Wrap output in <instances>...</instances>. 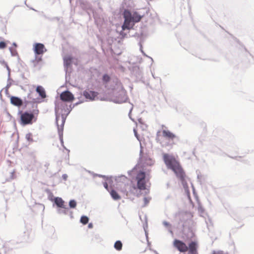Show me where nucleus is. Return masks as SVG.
I'll return each mask as SVG.
<instances>
[{
	"label": "nucleus",
	"instance_id": "f257e3e1",
	"mask_svg": "<svg viewBox=\"0 0 254 254\" xmlns=\"http://www.w3.org/2000/svg\"><path fill=\"white\" fill-rule=\"evenodd\" d=\"M163 159L167 168L174 173L177 178L181 182L184 189L188 190L189 187L187 182V176L179 161L174 156L167 153L163 154Z\"/></svg>",
	"mask_w": 254,
	"mask_h": 254
},
{
	"label": "nucleus",
	"instance_id": "f03ea898",
	"mask_svg": "<svg viewBox=\"0 0 254 254\" xmlns=\"http://www.w3.org/2000/svg\"><path fill=\"white\" fill-rule=\"evenodd\" d=\"M174 247L180 252L185 253L189 251L190 254H196L197 253V243L192 241L189 243V246L183 241L175 239L173 242Z\"/></svg>",
	"mask_w": 254,
	"mask_h": 254
},
{
	"label": "nucleus",
	"instance_id": "7ed1b4c3",
	"mask_svg": "<svg viewBox=\"0 0 254 254\" xmlns=\"http://www.w3.org/2000/svg\"><path fill=\"white\" fill-rule=\"evenodd\" d=\"M162 128L161 131H158L157 132V140L162 145L167 146L168 144L164 141L163 138L168 140H173L176 137V135L168 130L164 125L162 126Z\"/></svg>",
	"mask_w": 254,
	"mask_h": 254
},
{
	"label": "nucleus",
	"instance_id": "20e7f679",
	"mask_svg": "<svg viewBox=\"0 0 254 254\" xmlns=\"http://www.w3.org/2000/svg\"><path fill=\"white\" fill-rule=\"evenodd\" d=\"M135 180L137 182V187L134 185L130 187L129 191L130 193H133L134 190L137 189L140 190H145L146 189L147 183L148 180L146 179V174L144 172L140 171L137 174Z\"/></svg>",
	"mask_w": 254,
	"mask_h": 254
},
{
	"label": "nucleus",
	"instance_id": "39448f33",
	"mask_svg": "<svg viewBox=\"0 0 254 254\" xmlns=\"http://www.w3.org/2000/svg\"><path fill=\"white\" fill-rule=\"evenodd\" d=\"M124 17L125 21L122 27L123 30L126 29L129 30L132 28L134 24H131L132 21L131 20L130 12L128 10H125L124 13Z\"/></svg>",
	"mask_w": 254,
	"mask_h": 254
},
{
	"label": "nucleus",
	"instance_id": "423d86ee",
	"mask_svg": "<svg viewBox=\"0 0 254 254\" xmlns=\"http://www.w3.org/2000/svg\"><path fill=\"white\" fill-rule=\"evenodd\" d=\"M34 118V115L32 113L27 112L22 113L20 116L21 124L22 125L32 124Z\"/></svg>",
	"mask_w": 254,
	"mask_h": 254
},
{
	"label": "nucleus",
	"instance_id": "0eeeda50",
	"mask_svg": "<svg viewBox=\"0 0 254 254\" xmlns=\"http://www.w3.org/2000/svg\"><path fill=\"white\" fill-rule=\"evenodd\" d=\"M119 85L121 89L120 91L119 96H117L116 99H115V102L117 103H122L125 102L127 99V91L123 88L121 82L119 83Z\"/></svg>",
	"mask_w": 254,
	"mask_h": 254
},
{
	"label": "nucleus",
	"instance_id": "6e6552de",
	"mask_svg": "<svg viewBox=\"0 0 254 254\" xmlns=\"http://www.w3.org/2000/svg\"><path fill=\"white\" fill-rule=\"evenodd\" d=\"M47 51L45 46L41 43H36L34 46V52L36 55H42Z\"/></svg>",
	"mask_w": 254,
	"mask_h": 254
},
{
	"label": "nucleus",
	"instance_id": "1a4fd4ad",
	"mask_svg": "<svg viewBox=\"0 0 254 254\" xmlns=\"http://www.w3.org/2000/svg\"><path fill=\"white\" fill-rule=\"evenodd\" d=\"M60 98L62 101L66 102H72L74 99L73 94L68 91L62 92Z\"/></svg>",
	"mask_w": 254,
	"mask_h": 254
},
{
	"label": "nucleus",
	"instance_id": "9d476101",
	"mask_svg": "<svg viewBox=\"0 0 254 254\" xmlns=\"http://www.w3.org/2000/svg\"><path fill=\"white\" fill-rule=\"evenodd\" d=\"M10 103L12 105L17 107L21 106L23 104L22 100L21 99L14 96H12L10 98Z\"/></svg>",
	"mask_w": 254,
	"mask_h": 254
},
{
	"label": "nucleus",
	"instance_id": "9b49d317",
	"mask_svg": "<svg viewBox=\"0 0 254 254\" xmlns=\"http://www.w3.org/2000/svg\"><path fill=\"white\" fill-rule=\"evenodd\" d=\"M83 95L87 99L93 100L97 95V93L92 91H85L83 93Z\"/></svg>",
	"mask_w": 254,
	"mask_h": 254
},
{
	"label": "nucleus",
	"instance_id": "f8f14e48",
	"mask_svg": "<svg viewBox=\"0 0 254 254\" xmlns=\"http://www.w3.org/2000/svg\"><path fill=\"white\" fill-rule=\"evenodd\" d=\"M130 17L132 22L136 23L140 21L143 16L140 15L137 12H134L133 13L130 12Z\"/></svg>",
	"mask_w": 254,
	"mask_h": 254
},
{
	"label": "nucleus",
	"instance_id": "ddd939ff",
	"mask_svg": "<svg viewBox=\"0 0 254 254\" xmlns=\"http://www.w3.org/2000/svg\"><path fill=\"white\" fill-rule=\"evenodd\" d=\"M55 202L56 205L61 208H66L64 201L60 197H56L55 199Z\"/></svg>",
	"mask_w": 254,
	"mask_h": 254
},
{
	"label": "nucleus",
	"instance_id": "4468645a",
	"mask_svg": "<svg viewBox=\"0 0 254 254\" xmlns=\"http://www.w3.org/2000/svg\"><path fill=\"white\" fill-rule=\"evenodd\" d=\"M36 91L42 98H45L46 97L45 91L43 87L38 86L36 88Z\"/></svg>",
	"mask_w": 254,
	"mask_h": 254
},
{
	"label": "nucleus",
	"instance_id": "2eb2a0df",
	"mask_svg": "<svg viewBox=\"0 0 254 254\" xmlns=\"http://www.w3.org/2000/svg\"><path fill=\"white\" fill-rule=\"evenodd\" d=\"M110 193L112 196V197L114 199V200H119L121 198L120 195L118 193V192L114 190H112L110 192Z\"/></svg>",
	"mask_w": 254,
	"mask_h": 254
},
{
	"label": "nucleus",
	"instance_id": "dca6fc26",
	"mask_svg": "<svg viewBox=\"0 0 254 254\" xmlns=\"http://www.w3.org/2000/svg\"><path fill=\"white\" fill-rule=\"evenodd\" d=\"M123 244L120 241H117L114 244V248L117 251H121L122 249Z\"/></svg>",
	"mask_w": 254,
	"mask_h": 254
},
{
	"label": "nucleus",
	"instance_id": "f3484780",
	"mask_svg": "<svg viewBox=\"0 0 254 254\" xmlns=\"http://www.w3.org/2000/svg\"><path fill=\"white\" fill-rule=\"evenodd\" d=\"M72 58L70 56L64 58V62L66 65H69L71 63Z\"/></svg>",
	"mask_w": 254,
	"mask_h": 254
},
{
	"label": "nucleus",
	"instance_id": "a211bd4d",
	"mask_svg": "<svg viewBox=\"0 0 254 254\" xmlns=\"http://www.w3.org/2000/svg\"><path fill=\"white\" fill-rule=\"evenodd\" d=\"M89 221L88 218L86 216H82L80 218V222L85 225L88 223Z\"/></svg>",
	"mask_w": 254,
	"mask_h": 254
},
{
	"label": "nucleus",
	"instance_id": "6ab92c4d",
	"mask_svg": "<svg viewBox=\"0 0 254 254\" xmlns=\"http://www.w3.org/2000/svg\"><path fill=\"white\" fill-rule=\"evenodd\" d=\"M33 137L32 134L31 133H27L26 135V138L29 142L33 141V137Z\"/></svg>",
	"mask_w": 254,
	"mask_h": 254
},
{
	"label": "nucleus",
	"instance_id": "aec40b11",
	"mask_svg": "<svg viewBox=\"0 0 254 254\" xmlns=\"http://www.w3.org/2000/svg\"><path fill=\"white\" fill-rule=\"evenodd\" d=\"M110 80V77L107 74H104L103 76V80L105 82H108Z\"/></svg>",
	"mask_w": 254,
	"mask_h": 254
},
{
	"label": "nucleus",
	"instance_id": "412c9836",
	"mask_svg": "<svg viewBox=\"0 0 254 254\" xmlns=\"http://www.w3.org/2000/svg\"><path fill=\"white\" fill-rule=\"evenodd\" d=\"M69 205L71 208H75L76 206V202L74 200H71L69 201Z\"/></svg>",
	"mask_w": 254,
	"mask_h": 254
},
{
	"label": "nucleus",
	"instance_id": "4be33fe9",
	"mask_svg": "<svg viewBox=\"0 0 254 254\" xmlns=\"http://www.w3.org/2000/svg\"><path fill=\"white\" fill-rule=\"evenodd\" d=\"M150 200V198L144 197L143 198V201H144V205H143V206H146L148 204V203H149Z\"/></svg>",
	"mask_w": 254,
	"mask_h": 254
},
{
	"label": "nucleus",
	"instance_id": "5701e85b",
	"mask_svg": "<svg viewBox=\"0 0 254 254\" xmlns=\"http://www.w3.org/2000/svg\"><path fill=\"white\" fill-rule=\"evenodd\" d=\"M6 47V44L4 42L1 41L0 42V49H3L5 48Z\"/></svg>",
	"mask_w": 254,
	"mask_h": 254
},
{
	"label": "nucleus",
	"instance_id": "b1692460",
	"mask_svg": "<svg viewBox=\"0 0 254 254\" xmlns=\"http://www.w3.org/2000/svg\"><path fill=\"white\" fill-rule=\"evenodd\" d=\"M163 224L166 227H171V224L167 221H164L163 222Z\"/></svg>",
	"mask_w": 254,
	"mask_h": 254
},
{
	"label": "nucleus",
	"instance_id": "393cba45",
	"mask_svg": "<svg viewBox=\"0 0 254 254\" xmlns=\"http://www.w3.org/2000/svg\"><path fill=\"white\" fill-rule=\"evenodd\" d=\"M11 179H13L16 178L15 172L14 171H13L11 173Z\"/></svg>",
	"mask_w": 254,
	"mask_h": 254
},
{
	"label": "nucleus",
	"instance_id": "a878e982",
	"mask_svg": "<svg viewBox=\"0 0 254 254\" xmlns=\"http://www.w3.org/2000/svg\"><path fill=\"white\" fill-rule=\"evenodd\" d=\"M41 61H42V58H38V57H36L35 60V61H36L37 63H38Z\"/></svg>",
	"mask_w": 254,
	"mask_h": 254
},
{
	"label": "nucleus",
	"instance_id": "bb28decb",
	"mask_svg": "<svg viewBox=\"0 0 254 254\" xmlns=\"http://www.w3.org/2000/svg\"><path fill=\"white\" fill-rule=\"evenodd\" d=\"M60 140L61 142L63 143V133L61 132V134H60Z\"/></svg>",
	"mask_w": 254,
	"mask_h": 254
},
{
	"label": "nucleus",
	"instance_id": "cd10ccee",
	"mask_svg": "<svg viewBox=\"0 0 254 254\" xmlns=\"http://www.w3.org/2000/svg\"><path fill=\"white\" fill-rule=\"evenodd\" d=\"M104 187H105L107 190H108V184H107V183L106 182H105V183H104Z\"/></svg>",
	"mask_w": 254,
	"mask_h": 254
},
{
	"label": "nucleus",
	"instance_id": "c85d7f7f",
	"mask_svg": "<svg viewBox=\"0 0 254 254\" xmlns=\"http://www.w3.org/2000/svg\"><path fill=\"white\" fill-rule=\"evenodd\" d=\"M88 227H89V228H92V224H89L88 225Z\"/></svg>",
	"mask_w": 254,
	"mask_h": 254
},
{
	"label": "nucleus",
	"instance_id": "c756f323",
	"mask_svg": "<svg viewBox=\"0 0 254 254\" xmlns=\"http://www.w3.org/2000/svg\"><path fill=\"white\" fill-rule=\"evenodd\" d=\"M213 254H223L221 252H218L217 253H214Z\"/></svg>",
	"mask_w": 254,
	"mask_h": 254
}]
</instances>
